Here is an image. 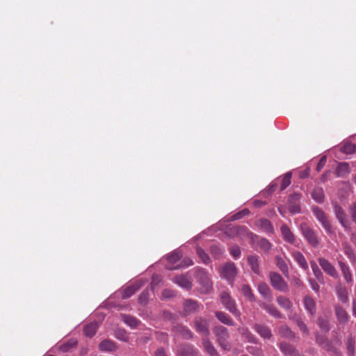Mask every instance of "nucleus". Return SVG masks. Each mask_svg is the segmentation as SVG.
Returning <instances> with one entry per match:
<instances>
[{"mask_svg": "<svg viewBox=\"0 0 356 356\" xmlns=\"http://www.w3.org/2000/svg\"><path fill=\"white\" fill-rule=\"evenodd\" d=\"M213 331L217 338L219 346L224 350H230L231 344L229 342V333L228 330L225 327L218 325L214 327Z\"/></svg>", "mask_w": 356, "mask_h": 356, "instance_id": "1", "label": "nucleus"}, {"mask_svg": "<svg viewBox=\"0 0 356 356\" xmlns=\"http://www.w3.org/2000/svg\"><path fill=\"white\" fill-rule=\"evenodd\" d=\"M300 228L303 237L309 245L314 248L319 245V240L317 234L307 223H301Z\"/></svg>", "mask_w": 356, "mask_h": 356, "instance_id": "2", "label": "nucleus"}, {"mask_svg": "<svg viewBox=\"0 0 356 356\" xmlns=\"http://www.w3.org/2000/svg\"><path fill=\"white\" fill-rule=\"evenodd\" d=\"M195 278L201 285L203 293H208L212 289L211 276L204 269H199L195 273Z\"/></svg>", "mask_w": 356, "mask_h": 356, "instance_id": "3", "label": "nucleus"}, {"mask_svg": "<svg viewBox=\"0 0 356 356\" xmlns=\"http://www.w3.org/2000/svg\"><path fill=\"white\" fill-rule=\"evenodd\" d=\"M220 298L222 304L226 309L236 317H239L241 316L239 310L236 308L235 300L232 298L228 292H221L220 294Z\"/></svg>", "mask_w": 356, "mask_h": 356, "instance_id": "4", "label": "nucleus"}, {"mask_svg": "<svg viewBox=\"0 0 356 356\" xmlns=\"http://www.w3.org/2000/svg\"><path fill=\"white\" fill-rule=\"evenodd\" d=\"M269 278L270 284L275 289L282 292H286L288 291V284L279 273L270 272Z\"/></svg>", "mask_w": 356, "mask_h": 356, "instance_id": "5", "label": "nucleus"}, {"mask_svg": "<svg viewBox=\"0 0 356 356\" xmlns=\"http://www.w3.org/2000/svg\"><path fill=\"white\" fill-rule=\"evenodd\" d=\"M236 274V267L232 262L227 263L220 270V277L227 280L231 285L233 284Z\"/></svg>", "mask_w": 356, "mask_h": 356, "instance_id": "6", "label": "nucleus"}, {"mask_svg": "<svg viewBox=\"0 0 356 356\" xmlns=\"http://www.w3.org/2000/svg\"><path fill=\"white\" fill-rule=\"evenodd\" d=\"M193 327L202 338L210 336L209 330V321L200 316H197L193 321Z\"/></svg>", "mask_w": 356, "mask_h": 356, "instance_id": "7", "label": "nucleus"}, {"mask_svg": "<svg viewBox=\"0 0 356 356\" xmlns=\"http://www.w3.org/2000/svg\"><path fill=\"white\" fill-rule=\"evenodd\" d=\"M333 209L336 218L341 225L347 232L350 231V222L348 220L346 214L343 209L336 202L333 203Z\"/></svg>", "mask_w": 356, "mask_h": 356, "instance_id": "8", "label": "nucleus"}, {"mask_svg": "<svg viewBox=\"0 0 356 356\" xmlns=\"http://www.w3.org/2000/svg\"><path fill=\"white\" fill-rule=\"evenodd\" d=\"M312 212L316 218L321 222L325 232L329 234H332V227L324 211L317 207H312Z\"/></svg>", "mask_w": 356, "mask_h": 356, "instance_id": "9", "label": "nucleus"}, {"mask_svg": "<svg viewBox=\"0 0 356 356\" xmlns=\"http://www.w3.org/2000/svg\"><path fill=\"white\" fill-rule=\"evenodd\" d=\"M318 261L323 271L328 275L329 276L334 277V278H338L339 277V273L334 267V266L331 264L327 259L323 258V257H319L318 259Z\"/></svg>", "mask_w": 356, "mask_h": 356, "instance_id": "10", "label": "nucleus"}, {"mask_svg": "<svg viewBox=\"0 0 356 356\" xmlns=\"http://www.w3.org/2000/svg\"><path fill=\"white\" fill-rule=\"evenodd\" d=\"M172 331L177 337L184 339H191L193 336L192 332L188 327L181 325L175 326Z\"/></svg>", "mask_w": 356, "mask_h": 356, "instance_id": "11", "label": "nucleus"}, {"mask_svg": "<svg viewBox=\"0 0 356 356\" xmlns=\"http://www.w3.org/2000/svg\"><path fill=\"white\" fill-rule=\"evenodd\" d=\"M197 350L191 345L179 346L177 350V356H197Z\"/></svg>", "mask_w": 356, "mask_h": 356, "instance_id": "12", "label": "nucleus"}, {"mask_svg": "<svg viewBox=\"0 0 356 356\" xmlns=\"http://www.w3.org/2000/svg\"><path fill=\"white\" fill-rule=\"evenodd\" d=\"M253 329L264 339L268 340L273 336L270 329L265 325L257 323L254 325Z\"/></svg>", "mask_w": 356, "mask_h": 356, "instance_id": "13", "label": "nucleus"}, {"mask_svg": "<svg viewBox=\"0 0 356 356\" xmlns=\"http://www.w3.org/2000/svg\"><path fill=\"white\" fill-rule=\"evenodd\" d=\"M338 265L340 268V270L346 282L348 284L352 283L353 279L349 266L340 259L338 260Z\"/></svg>", "mask_w": 356, "mask_h": 356, "instance_id": "14", "label": "nucleus"}, {"mask_svg": "<svg viewBox=\"0 0 356 356\" xmlns=\"http://www.w3.org/2000/svg\"><path fill=\"white\" fill-rule=\"evenodd\" d=\"M203 350L210 356H219L216 349L209 340V337L202 338Z\"/></svg>", "mask_w": 356, "mask_h": 356, "instance_id": "15", "label": "nucleus"}, {"mask_svg": "<svg viewBox=\"0 0 356 356\" xmlns=\"http://www.w3.org/2000/svg\"><path fill=\"white\" fill-rule=\"evenodd\" d=\"M300 199V195L298 193H295L289 196V202L290 205L289 206V211L293 213H299L300 212V207L297 204H293L296 201H299Z\"/></svg>", "mask_w": 356, "mask_h": 356, "instance_id": "16", "label": "nucleus"}, {"mask_svg": "<svg viewBox=\"0 0 356 356\" xmlns=\"http://www.w3.org/2000/svg\"><path fill=\"white\" fill-rule=\"evenodd\" d=\"M335 313L339 323L346 324L347 323L348 315L341 306L339 305L335 306Z\"/></svg>", "mask_w": 356, "mask_h": 356, "instance_id": "17", "label": "nucleus"}, {"mask_svg": "<svg viewBox=\"0 0 356 356\" xmlns=\"http://www.w3.org/2000/svg\"><path fill=\"white\" fill-rule=\"evenodd\" d=\"M336 293L338 297V299L342 302L343 303H346L348 302V291L345 286H342L341 284H339L336 286Z\"/></svg>", "mask_w": 356, "mask_h": 356, "instance_id": "18", "label": "nucleus"}, {"mask_svg": "<svg viewBox=\"0 0 356 356\" xmlns=\"http://www.w3.org/2000/svg\"><path fill=\"white\" fill-rule=\"evenodd\" d=\"M142 286V284L140 282H136L126 289H124L122 291V298L123 299L128 298L134 295Z\"/></svg>", "mask_w": 356, "mask_h": 356, "instance_id": "19", "label": "nucleus"}, {"mask_svg": "<svg viewBox=\"0 0 356 356\" xmlns=\"http://www.w3.org/2000/svg\"><path fill=\"white\" fill-rule=\"evenodd\" d=\"M259 293L266 300L272 299V292L268 285L265 282H261L258 285Z\"/></svg>", "mask_w": 356, "mask_h": 356, "instance_id": "20", "label": "nucleus"}, {"mask_svg": "<svg viewBox=\"0 0 356 356\" xmlns=\"http://www.w3.org/2000/svg\"><path fill=\"white\" fill-rule=\"evenodd\" d=\"M292 257L294 260L298 263L300 268L304 270H307L309 266L304 255L298 251L292 252Z\"/></svg>", "mask_w": 356, "mask_h": 356, "instance_id": "21", "label": "nucleus"}, {"mask_svg": "<svg viewBox=\"0 0 356 356\" xmlns=\"http://www.w3.org/2000/svg\"><path fill=\"white\" fill-rule=\"evenodd\" d=\"M99 348L103 352H113L116 350L117 346L113 341L106 339L99 343Z\"/></svg>", "mask_w": 356, "mask_h": 356, "instance_id": "22", "label": "nucleus"}, {"mask_svg": "<svg viewBox=\"0 0 356 356\" xmlns=\"http://www.w3.org/2000/svg\"><path fill=\"white\" fill-rule=\"evenodd\" d=\"M258 228L266 233H272L273 232V226L270 222L267 219H260L256 222Z\"/></svg>", "mask_w": 356, "mask_h": 356, "instance_id": "23", "label": "nucleus"}, {"mask_svg": "<svg viewBox=\"0 0 356 356\" xmlns=\"http://www.w3.org/2000/svg\"><path fill=\"white\" fill-rule=\"evenodd\" d=\"M282 235L284 239L290 243H293L295 241V237L293 234L291 232V229L286 225H282L280 228Z\"/></svg>", "mask_w": 356, "mask_h": 356, "instance_id": "24", "label": "nucleus"}, {"mask_svg": "<svg viewBox=\"0 0 356 356\" xmlns=\"http://www.w3.org/2000/svg\"><path fill=\"white\" fill-rule=\"evenodd\" d=\"M184 308L186 313L191 314L197 312L200 309V306L196 301L187 300L184 302Z\"/></svg>", "mask_w": 356, "mask_h": 356, "instance_id": "25", "label": "nucleus"}, {"mask_svg": "<svg viewBox=\"0 0 356 356\" xmlns=\"http://www.w3.org/2000/svg\"><path fill=\"white\" fill-rule=\"evenodd\" d=\"M304 306L305 309L312 315H314L316 313V303L312 298L306 296L304 298Z\"/></svg>", "mask_w": 356, "mask_h": 356, "instance_id": "26", "label": "nucleus"}, {"mask_svg": "<svg viewBox=\"0 0 356 356\" xmlns=\"http://www.w3.org/2000/svg\"><path fill=\"white\" fill-rule=\"evenodd\" d=\"M262 307L272 316L276 318H282V315L280 312L273 305L263 304Z\"/></svg>", "mask_w": 356, "mask_h": 356, "instance_id": "27", "label": "nucleus"}, {"mask_svg": "<svg viewBox=\"0 0 356 356\" xmlns=\"http://www.w3.org/2000/svg\"><path fill=\"white\" fill-rule=\"evenodd\" d=\"M175 282L181 287L189 289L191 288V282L189 279L185 275L177 276L175 277Z\"/></svg>", "mask_w": 356, "mask_h": 356, "instance_id": "28", "label": "nucleus"}, {"mask_svg": "<svg viewBox=\"0 0 356 356\" xmlns=\"http://www.w3.org/2000/svg\"><path fill=\"white\" fill-rule=\"evenodd\" d=\"M280 348L283 354L286 356H296V351L295 348L290 344L286 343H280Z\"/></svg>", "mask_w": 356, "mask_h": 356, "instance_id": "29", "label": "nucleus"}, {"mask_svg": "<svg viewBox=\"0 0 356 356\" xmlns=\"http://www.w3.org/2000/svg\"><path fill=\"white\" fill-rule=\"evenodd\" d=\"M310 265L313 273L318 282L321 284H324V276L321 269L318 268L317 264L314 261H310Z\"/></svg>", "mask_w": 356, "mask_h": 356, "instance_id": "30", "label": "nucleus"}, {"mask_svg": "<svg viewBox=\"0 0 356 356\" xmlns=\"http://www.w3.org/2000/svg\"><path fill=\"white\" fill-rule=\"evenodd\" d=\"M276 300L277 304L285 310L291 309L293 306L291 301L285 296H279L277 297Z\"/></svg>", "mask_w": 356, "mask_h": 356, "instance_id": "31", "label": "nucleus"}, {"mask_svg": "<svg viewBox=\"0 0 356 356\" xmlns=\"http://www.w3.org/2000/svg\"><path fill=\"white\" fill-rule=\"evenodd\" d=\"M216 318L223 324L233 326L234 321L230 318L228 314L223 312H216L215 313Z\"/></svg>", "mask_w": 356, "mask_h": 356, "instance_id": "32", "label": "nucleus"}, {"mask_svg": "<svg viewBox=\"0 0 356 356\" xmlns=\"http://www.w3.org/2000/svg\"><path fill=\"white\" fill-rule=\"evenodd\" d=\"M248 262L251 266L252 270L256 273H259V257L257 255H250L248 257Z\"/></svg>", "mask_w": 356, "mask_h": 356, "instance_id": "33", "label": "nucleus"}, {"mask_svg": "<svg viewBox=\"0 0 356 356\" xmlns=\"http://www.w3.org/2000/svg\"><path fill=\"white\" fill-rule=\"evenodd\" d=\"M275 259L277 268L282 272L284 275H287L289 273V267L283 258L280 256H276Z\"/></svg>", "mask_w": 356, "mask_h": 356, "instance_id": "34", "label": "nucleus"}, {"mask_svg": "<svg viewBox=\"0 0 356 356\" xmlns=\"http://www.w3.org/2000/svg\"><path fill=\"white\" fill-rule=\"evenodd\" d=\"M98 324L97 322H92L87 324L83 329V332L86 336L92 337L97 332Z\"/></svg>", "mask_w": 356, "mask_h": 356, "instance_id": "35", "label": "nucleus"}, {"mask_svg": "<svg viewBox=\"0 0 356 356\" xmlns=\"http://www.w3.org/2000/svg\"><path fill=\"white\" fill-rule=\"evenodd\" d=\"M121 316H122V319L123 320L124 323H126L127 325H129L131 328H136L140 323V321H138L134 316L127 315V314H122Z\"/></svg>", "mask_w": 356, "mask_h": 356, "instance_id": "36", "label": "nucleus"}, {"mask_svg": "<svg viewBox=\"0 0 356 356\" xmlns=\"http://www.w3.org/2000/svg\"><path fill=\"white\" fill-rule=\"evenodd\" d=\"M312 196L317 203H322L324 200L323 190L321 188H314L312 193Z\"/></svg>", "mask_w": 356, "mask_h": 356, "instance_id": "37", "label": "nucleus"}, {"mask_svg": "<svg viewBox=\"0 0 356 356\" xmlns=\"http://www.w3.org/2000/svg\"><path fill=\"white\" fill-rule=\"evenodd\" d=\"M279 334L283 337L288 339L294 338V334L291 330V329L286 325H281L279 328Z\"/></svg>", "mask_w": 356, "mask_h": 356, "instance_id": "38", "label": "nucleus"}, {"mask_svg": "<svg viewBox=\"0 0 356 356\" xmlns=\"http://www.w3.org/2000/svg\"><path fill=\"white\" fill-rule=\"evenodd\" d=\"M343 252L349 259L350 262L355 263L356 261V254L353 248L350 245L346 244L344 245Z\"/></svg>", "mask_w": 356, "mask_h": 356, "instance_id": "39", "label": "nucleus"}, {"mask_svg": "<svg viewBox=\"0 0 356 356\" xmlns=\"http://www.w3.org/2000/svg\"><path fill=\"white\" fill-rule=\"evenodd\" d=\"M355 341L354 337L350 334L346 342V346H347V350L349 356H354L355 355Z\"/></svg>", "mask_w": 356, "mask_h": 356, "instance_id": "40", "label": "nucleus"}, {"mask_svg": "<svg viewBox=\"0 0 356 356\" xmlns=\"http://www.w3.org/2000/svg\"><path fill=\"white\" fill-rule=\"evenodd\" d=\"M349 172V165L347 163H340L337 168L338 177H343Z\"/></svg>", "mask_w": 356, "mask_h": 356, "instance_id": "41", "label": "nucleus"}, {"mask_svg": "<svg viewBox=\"0 0 356 356\" xmlns=\"http://www.w3.org/2000/svg\"><path fill=\"white\" fill-rule=\"evenodd\" d=\"M258 246L264 252H268L272 248V244L268 240L261 238L258 241Z\"/></svg>", "mask_w": 356, "mask_h": 356, "instance_id": "42", "label": "nucleus"}, {"mask_svg": "<svg viewBox=\"0 0 356 356\" xmlns=\"http://www.w3.org/2000/svg\"><path fill=\"white\" fill-rule=\"evenodd\" d=\"M181 257V252L179 250H175L167 256V260L170 264H173L178 261Z\"/></svg>", "mask_w": 356, "mask_h": 356, "instance_id": "43", "label": "nucleus"}, {"mask_svg": "<svg viewBox=\"0 0 356 356\" xmlns=\"http://www.w3.org/2000/svg\"><path fill=\"white\" fill-rule=\"evenodd\" d=\"M115 337L122 341L127 342L129 341V334L124 329H117L115 331Z\"/></svg>", "mask_w": 356, "mask_h": 356, "instance_id": "44", "label": "nucleus"}, {"mask_svg": "<svg viewBox=\"0 0 356 356\" xmlns=\"http://www.w3.org/2000/svg\"><path fill=\"white\" fill-rule=\"evenodd\" d=\"M211 253L214 259H218L224 253V250L218 245L214 244L211 246Z\"/></svg>", "mask_w": 356, "mask_h": 356, "instance_id": "45", "label": "nucleus"}, {"mask_svg": "<svg viewBox=\"0 0 356 356\" xmlns=\"http://www.w3.org/2000/svg\"><path fill=\"white\" fill-rule=\"evenodd\" d=\"M196 252L200 259L202 260V261L205 264H208L210 261V258L209 255L204 252L203 249H202L200 247H197L196 248Z\"/></svg>", "mask_w": 356, "mask_h": 356, "instance_id": "46", "label": "nucleus"}, {"mask_svg": "<svg viewBox=\"0 0 356 356\" xmlns=\"http://www.w3.org/2000/svg\"><path fill=\"white\" fill-rule=\"evenodd\" d=\"M240 332L242 335L249 341L252 343L257 342L256 337L248 330L245 328L239 329Z\"/></svg>", "mask_w": 356, "mask_h": 356, "instance_id": "47", "label": "nucleus"}, {"mask_svg": "<svg viewBox=\"0 0 356 356\" xmlns=\"http://www.w3.org/2000/svg\"><path fill=\"white\" fill-rule=\"evenodd\" d=\"M241 292L243 293V296L249 300H254V295L248 285H243L241 288Z\"/></svg>", "mask_w": 356, "mask_h": 356, "instance_id": "48", "label": "nucleus"}, {"mask_svg": "<svg viewBox=\"0 0 356 356\" xmlns=\"http://www.w3.org/2000/svg\"><path fill=\"white\" fill-rule=\"evenodd\" d=\"M77 344V341L75 339H70L67 343L60 346V350L63 352H67L71 348Z\"/></svg>", "mask_w": 356, "mask_h": 356, "instance_id": "49", "label": "nucleus"}, {"mask_svg": "<svg viewBox=\"0 0 356 356\" xmlns=\"http://www.w3.org/2000/svg\"><path fill=\"white\" fill-rule=\"evenodd\" d=\"M247 351L248 353L254 356H262V350L260 348L253 346H249L247 347Z\"/></svg>", "mask_w": 356, "mask_h": 356, "instance_id": "50", "label": "nucleus"}, {"mask_svg": "<svg viewBox=\"0 0 356 356\" xmlns=\"http://www.w3.org/2000/svg\"><path fill=\"white\" fill-rule=\"evenodd\" d=\"M356 147L355 145L347 143L343 145L341 147V151L346 154H352L355 152Z\"/></svg>", "mask_w": 356, "mask_h": 356, "instance_id": "51", "label": "nucleus"}, {"mask_svg": "<svg viewBox=\"0 0 356 356\" xmlns=\"http://www.w3.org/2000/svg\"><path fill=\"white\" fill-rule=\"evenodd\" d=\"M291 176L292 174L290 172L285 174L284 177L282 179L281 190H284L286 187H288L290 185Z\"/></svg>", "mask_w": 356, "mask_h": 356, "instance_id": "52", "label": "nucleus"}, {"mask_svg": "<svg viewBox=\"0 0 356 356\" xmlns=\"http://www.w3.org/2000/svg\"><path fill=\"white\" fill-rule=\"evenodd\" d=\"M318 324L321 328V330L323 332H328L330 330L329 323L327 320L323 318H319Z\"/></svg>", "mask_w": 356, "mask_h": 356, "instance_id": "53", "label": "nucleus"}, {"mask_svg": "<svg viewBox=\"0 0 356 356\" xmlns=\"http://www.w3.org/2000/svg\"><path fill=\"white\" fill-rule=\"evenodd\" d=\"M249 213V211L247 209H243L242 211L234 214L231 217L232 220H236L242 218L244 216H246Z\"/></svg>", "mask_w": 356, "mask_h": 356, "instance_id": "54", "label": "nucleus"}, {"mask_svg": "<svg viewBox=\"0 0 356 356\" xmlns=\"http://www.w3.org/2000/svg\"><path fill=\"white\" fill-rule=\"evenodd\" d=\"M296 322L297 325L300 328V330L303 333H305L307 335H308L309 334V330L307 329V327L306 324L300 318H297Z\"/></svg>", "mask_w": 356, "mask_h": 356, "instance_id": "55", "label": "nucleus"}, {"mask_svg": "<svg viewBox=\"0 0 356 356\" xmlns=\"http://www.w3.org/2000/svg\"><path fill=\"white\" fill-rule=\"evenodd\" d=\"M230 254L235 259H238L241 255V250L238 246H233L230 248Z\"/></svg>", "mask_w": 356, "mask_h": 356, "instance_id": "56", "label": "nucleus"}, {"mask_svg": "<svg viewBox=\"0 0 356 356\" xmlns=\"http://www.w3.org/2000/svg\"><path fill=\"white\" fill-rule=\"evenodd\" d=\"M349 213L350 214L352 220L356 223V202L349 207Z\"/></svg>", "mask_w": 356, "mask_h": 356, "instance_id": "57", "label": "nucleus"}, {"mask_svg": "<svg viewBox=\"0 0 356 356\" xmlns=\"http://www.w3.org/2000/svg\"><path fill=\"white\" fill-rule=\"evenodd\" d=\"M309 283L313 291H314L316 293L319 291L320 286L315 280L312 278L309 279Z\"/></svg>", "mask_w": 356, "mask_h": 356, "instance_id": "58", "label": "nucleus"}, {"mask_svg": "<svg viewBox=\"0 0 356 356\" xmlns=\"http://www.w3.org/2000/svg\"><path fill=\"white\" fill-rule=\"evenodd\" d=\"M326 161H327V158L325 156H323V157L321 158V159L319 160L318 165L316 166V170L318 172H320L322 170V168L325 165Z\"/></svg>", "mask_w": 356, "mask_h": 356, "instance_id": "59", "label": "nucleus"}, {"mask_svg": "<svg viewBox=\"0 0 356 356\" xmlns=\"http://www.w3.org/2000/svg\"><path fill=\"white\" fill-rule=\"evenodd\" d=\"M147 295H148V293L147 292H143L139 298H138V301L140 304H145L147 300Z\"/></svg>", "mask_w": 356, "mask_h": 356, "instance_id": "60", "label": "nucleus"}, {"mask_svg": "<svg viewBox=\"0 0 356 356\" xmlns=\"http://www.w3.org/2000/svg\"><path fill=\"white\" fill-rule=\"evenodd\" d=\"M316 341L324 348L328 346V342L322 337L317 336Z\"/></svg>", "mask_w": 356, "mask_h": 356, "instance_id": "61", "label": "nucleus"}, {"mask_svg": "<svg viewBox=\"0 0 356 356\" xmlns=\"http://www.w3.org/2000/svg\"><path fill=\"white\" fill-rule=\"evenodd\" d=\"M162 296L165 298H170L173 296V292L169 289H165L163 291Z\"/></svg>", "mask_w": 356, "mask_h": 356, "instance_id": "62", "label": "nucleus"}, {"mask_svg": "<svg viewBox=\"0 0 356 356\" xmlns=\"http://www.w3.org/2000/svg\"><path fill=\"white\" fill-rule=\"evenodd\" d=\"M162 318L165 320H170L172 318V315L169 312L163 311L162 312Z\"/></svg>", "mask_w": 356, "mask_h": 356, "instance_id": "63", "label": "nucleus"}, {"mask_svg": "<svg viewBox=\"0 0 356 356\" xmlns=\"http://www.w3.org/2000/svg\"><path fill=\"white\" fill-rule=\"evenodd\" d=\"M155 356H168L163 348H159L155 352Z\"/></svg>", "mask_w": 356, "mask_h": 356, "instance_id": "64", "label": "nucleus"}]
</instances>
